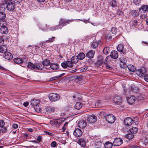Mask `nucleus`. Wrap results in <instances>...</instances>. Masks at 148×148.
I'll list each match as a JSON object with an SVG mask.
<instances>
[{
  "instance_id": "4",
  "label": "nucleus",
  "mask_w": 148,
  "mask_h": 148,
  "mask_svg": "<svg viewBox=\"0 0 148 148\" xmlns=\"http://www.w3.org/2000/svg\"><path fill=\"white\" fill-rule=\"evenodd\" d=\"M49 97L50 100L52 102H55L60 99V96L57 94L55 93H51L49 95Z\"/></svg>"
},
{
  "instance_id": "41",
  "label": "nucleus",
  "mask_w": 148,
  "mask_h": 148,
  "mask_svg": "<svg viewBox=\"0 0 148 148\" xmlns=\"http://www.w3.org/2000/svg\"><path fill=\"white\" fill-rule=\"evenodd\" d=\"M48 27L46 24H43L40 25L39 26V28L42 30H45Z\"/></svg>"
},
{
  "instance_id": "12",
  "label": "nucleus",
  "mask_w": 148,
  "mask_h": 148,
  "mask_svg": "<svg viewBox=\"0 0 148 148\" xmlns=\"http://www.w3.org/2000/svg\"><path fill=\"white\" fill-rule=\"evenodd\" d=\"M87 125L86 121L84 120L79 121L78 123V127L81 128H84Z\"/></svg>"
},
{
  "instance_id": "7",
  "label": "nucleus",
  "mask_w": 148,
  "mask_h": 148,
  "mask_svg": "<svg viewBox=\"0 0 148 148\" xmlns=\"http://www.w3.org/2000/svg\"><path fill=\"white\" fill-rule=\"evenodd\" d=\"M7 49L6 48V49L5 50V51H3V57L6 59L7 60H11L12 59L13 56L12 54L10 52H8L7 51Z\"/></svg>"
},
{
  "instance_id": "46",
  "label": "nucleus",
  "mask_w": 148,
  "mask_h": 148,
  "mask_svg": "<svg viewBox=\"0 0 148 148\" xmlns=\"http://www.w3.org/2000/svg\"><path fill=\"white\" fill-rule=\"evenodd\" d=\"M131 14L134 16H136L138 15V12L135 10H132L131 12Z\"/></svg>"
},
{
  "instance_id": "25",
  "label": "nucleus",
  "mask_w": 148,
  "mask_h": 148,
  "mask_svg": "<svg viewBox=\"0 0 148 148\" xmlns=\"http://www.w3.org/2000/svg\"><path fill=\"white\" fill-rule=\"evenodd\" d=\"M57 109V108L55 107L50 106L47 108V110L49 112H54Z\"/></svg>"
},
{
  "instance_id": "21",
  "label": "nucleus",
  "mask_w": 148,
  "mask_h": 148,
  "mask_svg": "<svg viewBox=\"0 0 148 148\" xmlns=\"http://www.w3.org/2000/svg\"><path fill=\"white\" fill-rule=\"evenodd\" d=\"M59 67V65L57 64L51 63L50 64L51 68L53 70L57 69Z\"/></svg>"
},
{
  "instance_id": "33",
  "label": "nucleus",
  "mask_w": 148,
  "mask_h": 148,
  "mask_svg": "<svg viewBox=\"0 0 148 148\" xmlns=\"http://www.w3.org/2000/svg\"><path fill=\"white\" fill-rule=\"evenodd\" d=\"M14 62L18 64H21L23 62V61L22 59L20 58H16L14 59Z\"/></svg>"
},
{
  "instance_id": "14",
  "label": "nucleus",
  "mask_w": 148,
  "mask_h": 148,
  "mask_svg": "<svg viewBox=\"0 0 148 148\" xmlns=\"http://www.w3.org/2000/svg\"><path fill=\"white\" fill-rule=\"evenodd\" d=\"M95 54V51L93 50H90L86 54V57L91 59L93 58Z\"/></svg>"
},
{
  "instance_id": "47",
  "label": "nucleus",
  "mask_w": 148,
  "mask_h": 148,
  "mask_svg": "<svg viewBox=\"0 0 148 148\" xmlns=\"http://www.w3.org/2000/svg\"><path fill=\"white\" fill-rule=\"evenodd\" d=\"M117 29L116 28L113 27L110 30V32L113 34H115L117 32Z\"/></svg>"
},
{
  "instance_id": "49",
  "label": "nucleus",
  "mask_w": 148,
  "mask_h": 148,
  "mask_svg": "<svg viewBox=\"0 0 148 148\" xmlns=\"http://www.w3.org/2000/svg\"><path fill=\"white\" fill-rule=\"evenodd\" d=\"M104 64L105 65L106 68L109 70H111L112 69V67L109 65L107 62L104 63Z\"/></svg>"
},
{
  "instance_id": "1",
  "label": "nucleus",
  "mask_w": 148,
  "mask_h": 148,
  "mask_svg": "<svg viewBox=\"0 0 148 148\" xmlns=\"http://www.w3.org/2000/svg\"><path fill=\"white\" fill-rule=\"evenodd\" d=\"M6 5V9L10 12H13L15 11L16 5L12 0H4Z\"/></svg>"
},
{
  "instance_id": "5",
  "label": "nucleus",
  "mask_w": 148,
  "mask_h": 148,
  "mask_svg": "<svg viewBox=\"0 0 148 148\" xmlns=\"http://www.w3.org/2000/svg\"><path fill=\"white\" fill-rule=\"evenodd\" d=\"M74 21V20L72 19L68 20L65 18H62L60 19L59 23L60 25H62V27H64L68 24H70V22L73 21Z\"/></svg>"
},
{
  "instance_id": "30",
  "label": "nucleus",
  "mask_w": 148,
  "mask_h": 148,
  "mask_svg": "<svg viewBox=\"0 0 148 148\" xmlns=\"http://www.w3.org/2000/svg\"><path fill=\"white\" fill-rule=\"evenodd\" d=\"M113 144L110 142H107L104 144V146L106 148H111Z\"/></svg>"
},
{
  "instance_id": "62",
  "label": "nucleus",
  "mask_w": 148,
  "mask_h": 148,
  "mask_svg": "<svg viewBox=\"0 0 148 148\" xmlns=\"http://www.w3.org/2000/svg\"><path fill=\"white\" fill-rule=\"evenodd\" d=\"M96 106L98 107H100L101 106V102L100 100H98L95 103Z\"/></svg>"
},
{
  "instance_id": "61",
  "label": "nucleus",
  "mask_w": 148,
  "mask_h": 148,
  "mask_svg": "<svg viewBox=\"0 0 148 148\" xmlns=\"http://www.w3.org/2000/svg\"><path fill=\"white\" fill-rule=\"evenodd\" d=\"M44 132L47 135H49L50 136H52L53 135V134L51 133V132H48L47 131H44Z\"/></svg>"
},
{
  "instance_id": "27",
  "label": "nucleus",
  "mask_w": 148,
  "mask_h": 148,
  "mask_svg": "<svg viewBox=\"0 0 148 148\" xmlns=\"http://www.w3.org/2000/svg\"><path fill=\"white\" fill-rule=\"evenodd\" d=\"M127 68L130 71L134 72L136 71V69L135 67L132 65L129 64L128 65Z\"/></svg>"
},
{
  "instance_id": "13",
  "label": "nucleus",
  "mask_w": 148,
  "mask_h": 148,
  "mask_svg": "<svg viewBox=\"0 0 148 148\" xmlns=\"http://www.w3.org/2000/svg\"><path fill=\"white\" fill-rule=\"evenodd\" d=\"M111 58L114 59H116L118 57V54L117 51H112L110 54Z\"/></svg>"
},
{
  "instance_id": "3",
  "label": "nucleus",
  "mask_w": 148,
  "mask_h": 148,
  "mask_svg": "<svg viewBox=\"0 0 148 148\" xmlns=\"http://www.w3.org/2000/svg\"><path fill=\"white\" fill-rule=\"evenodd\" d=\"M134 119H136V120H134L130 117L127 118L125 119L124 121V122L125 124V125H127V126H130L132 125V124L134 122L135 123L136 122V123H137L138 120V118L136 117H135Z\"/></svg>"
},
{
  "instance_id": "60",
  "label": "nucleus",
  "mask_w": 148,
  "mask_h": 148,
  "mask_svg": "<svg viewBox=\"0 0 148 148\" xmlns=\"http://www.w3.org/2000/svg\"><path fill=\"white\" fill-rule=\"evenodd\" d=\"M57 145V143L55 141H53L51 144V146L53 147H55Z\"/></svg>"
},
{
  "instance_id": "63",
  "label": "nucleus",
  "mask_w": 148,
  "mask_h": 148,
  "mask_svg": "<svg viewBox=\"0 0 148 148\" xmlns=\"http://www.w3.org/2000/svg\"><path fill=\"white\" fill-rule=\"evenodd\" d=\"M1 129V131L2 133H5L7 132V129L6 127H2Z\"/></svg>"
},
{
  "instance_id": "44",
  "label": "nucleus",
  "mask_w": 148,
  "mask_h": 148,
  "mask_svg": "<svg viewBox=\"0 0 148 148\" xmlns=\"http://www.w3.org/2000/svg\"><path fill=\"white\" fill-rule=\"evenodd\" d=\"M99 43L97 42H93L92 43L91 46V47L93 49L96 48L97 47Z\"/></svg>"
},
{
  "instance_id": "10",
  "label": "nucleus",
  "mask_w": 148,
  "mask_h": 148,
  "mask_svg": "<svg viewBox=\"0 0 148 148\" xmlns=\"http://www.w3.org/2000/svg\"><path fill=\"white\" fill-rule=\"evenodd\" d=\"M82 131L79 129H76L73 132V135L76 137H80L82 136Z\"/></svg>"
},
{
  "instance_id": "2",
  "label": "nucleus",
  "mask_w": 148,
  "mask_h": 148,
  "mask_svg": "<svg viewBox=\"0 0 148 148\" xmlns=\"http://www.w3.org/2000/svg\"><path fill=\"white\" fill-rule=\"evenodd\" d=\"M100 115L102 116H104L106 121L109 123H113L115 121V117L112 114H106L103 112H100Z\"/></svg>"
},
{
  "instance_id": "26",
  "label": "nucleus",
  "mask_w": 148,
  "mask_h": 148,
  "mask_svg": "<svg viewBox=\"0 0 148 148\" xmlns=\"http://www.w3.org/2000/svg\"><path fill=\"white\" fill-rule=\"evenodd\" d=\"M83 106V104L82 103L78 102L76 103L75 106V108L77 110H79Z\"/></svg>"
},
{
  "instance_id": "39",
  "label": "nucleus",
  "mask_w": 148,
  "mask_h": 148,
  "mask_svg": "<svg viewBox=\"0 0 148 148\" xmlns=\"http://www.w3.org/2000/svg\"><path fill=\"white\" fill-rule=\"evenodd\" d=\"M82 79V77L81 76L77 75L75 77V81L77 83H79V82L81 81Z\"/></svg>"
},
{
  "instance_id": "20",
  "label": "nucleus",
  "mask_w": 148,
  "mask_h": 148,
  "mask_svg": "<svg viewBox=\"0 0 148 148\" xmlns=\"http://www.w3.org/2000/svg\"><path fill=\"white\" fill-rule=\"evenodd\" d=\"M141 10H142V11H140L141 13H142V12H146L148 10V5H142L140 10V11Z\"/></svg>"
},
{
  "instance_id": "16",
  "label": "nucleus",
  "mask_w": 148,
  "mask_h": 148,
  "mask_svg": "<svg viewBox=\"0 0 148 148\" xmlns=\"http://www.w3.org/2000/svg\"><path fill=\"white\" fill-rule=\"evenodd\" d=\"M8 31L7 27L5 26L1 27L0 29V32L2 34H7Z\"/></svg>"
},
{
  "instance_id": "31",
  "label": "nucleus",
  "mask_w": 148,
  "mask_h": 148,
  "mask_svg": "<svg viewBox=\"0 0 148 148\" xmlns=\"http://www.w3.org/2000/svg\"><path fill=\"white\" fill-rule=\"evenodd\" d=\"M39 103V101L35 99L33 100H31V104L32 105V106L34 107V106L38 105Z\"/></svg>"
},
{
  "instance_id": "23",
  "label": "nucleus",
  "mask_w": 148,
  "mask_h": 148,
  "mask_svg": "<svg viewBox=\"0 0 148 148\" xmlns=\"http://www.w3.org/2000/svg\"><path fill=\"white\" fill-rule=\"evenodd\" d=\"M78 58L77 56H73L71 59V61L73 63H77L78 62Z\"/></svg>"
},
{
  "instance_id": "54",
  "label": "nucleus",
  "mask_w": 148,
  "mask_h": 148,
  "mask_svg": "<svg viewBox=\"0 0 148 148\" xmlns=\"http://www.w3.org/2000/svg\"><path fill=\"white\" fill-rule=\"evenodd\" d=\"M142 14L140 16V17L143 19L147 17V13L146 12H142Z\"/></svg>"
},
{
  "instance_id": "24",
  "label": "nucleus",
  "mask_w": 148,
  "mask_h": 148,
  "mask_svg": "<svg viewBox=\"0 0 148 148\" xmlns=\"http://www.w3.org/2000/svg\"><path fill=\"white\" fill-rule=\"evenodd\" d=\"M42 64L43 66H48L50 64V62L48 59H45L42 62Z\"/></svg>"
},
{
  "instance_id": "56",
  "label": "nucleus",
  "mask_w": 148,
  "mask_h": 148,
  "mask_svg": "<svg viewBox=\"0 0 148 148\" xmlns=\"http://www.w3.org/2000/svg\"><path fill=\"white\" fill-rule=\"evenodd\" d=\"M138 23L137 20H134L132 21V25L133 26L135 27L138 25Z\"/></svg>"
},
{
  "instance_id": "35",
  "label": "nucleus",
  "mask_w": 148,
  "mask_h": 148,
  "mask_svg": "<svg viewBox=\"0 0 148 148\" xmlns=\"http://www.w3.org/2000/svg\"><path fill=\"white\" fill-rule=\"evenodd\" d=\"M137 73L138 74V75L140 76H143L145 73V69L143 70V69H139L137 71Z\"/></svg>"
},
{
  "instance_id": "9",
  "label": "nucleus",
  "mask_w": 148,
  "mask_h": 148,
  "mask_svg": "<svg viewBox=\"0 0 148 148\" xmlns=\"http://www.w3.org/2000/svg\"><path fill=\"white\" fill-rule=\"evenodd\" d=\"M104 58L101 55H100L98 56L97 58V61L96 64L97 66H100L103 64H104L105 63L104 61Z\"/></svg>"
},
{
  "instance_id": "36",
  "label": "nucleus",
  "mask_w": 148,
  "mask_h": 148,
  "mask_svg": "<svg viewBox=\"0 0 148 148\" xmlns=\"http://www.w3.org/2000/svg\"><path fill=\"white\" fill-rule=\"evenodd\" d=\"M123 46L121 44H120L118 45L117 47V50L118 51L120 52H123Z\"/></svg>"
},
{
  "instance_id": "8",
  "label": "nucleus",
  "mask_w": 148,
  "mask_h": 148,
  "mask_svg": "<svg viewBox=\"0 0 148 148\" xmlns=\"http://www.w3.org/2000/svg\"><path fill=\"white\" fill-rule=\"evenodd\" d=\"M123 143V140L120 138H116L113 143V145L114 146H119L121 145Z\"/></svg>"
},
{
  "instance_id": "59",
  "label": "nucleus",
  "mask_w": 148,
  "mask_h": 148,
  "mask_svg": "<svg viewBox=\"0 0 148 148\" xmlns=\"http://www.w3.org/2000/svg\"><path fill=\"white\" fill-rule=\"evenodd\" d=\"M5 125V123L3 120H0V127H3Z\"/></svg>"
},
{
  "instance_id": "19",
  "label": "nucleus",
  "mask_w": 148,
  "mask_h": 148,
  "mask_svg": "<svg viewBox=\"0 0 148 148\" xmlns=\"http://www.w3.org/2000/svg\"><path fill=\"white\" fill-rule=\"evenodd\" d=\"M111 50V48L110 47L106 46L104 48L103 52L106 55L110 52Z\"/></svg>"
},
{
  "instance_id": "32",
  "label": "nucleus",
  "mask_w": 148,
  "mask_h": 148,
  "mask_svg": "<svg viewBox=\"0 0 148 148\" xmlns=\"http://www.w3.org/2000/svg\"><path fill=\"white\" fill-rule=\"evenodd\" d=\"M125 137L127 138L131 139L132 138L134 137V135L132 133L129 132L125 136Z\"/></svg>"
},
{
  "instance_id": "6",
  "label": "nucleus",
  "mask_w": 148,
  "mask_h": 148,
  "mask_svg": "<svg viewBox=\"0 0 148 148\" xmlns=\"http://www.w3.org/2000/svg\"><path fill=\"white\" fill-rule=\"evenodd\" d=\"M97 121V117L94 115L89 116L87 119V123L88 124L95 123Z\"/></svg>"
},
{
  "instance_id": "42",
  "label": "nucleus",
  "mask_w": 148,
  "mask_h": 148,
  "mask_svg": "<svg viewBox=\"0 0 148 148\" xmlns=\"http://www.w3.org/2000/svg\"><path fill=\"white\" fill-rule=\"evenodd\" d=\"M110 4L113 7H116L117 5V3L116 1L113 0L110 2Z\"/></svg>"
},
{
  "instance_id": "34",
  "label": "nucleus",
  "mask_w": 148,
  "mask_h": 148,
  "mask_svg": "<svg viewBox=\"0 0 148 148\" xmlns=\"http://www.w3.org/2000/svg\"><path fill=\"white\" fill-rule=\"evenodd\" d=\"M27 67L32 70L35 69V64H34L31 62H29L27 64Z\"/></svg>"
},
{
  "instance_id": "58",
  "label": "nucleus",
  "mask_w": 148,
  "mask_h": 148,
  "mask_svg": "<svg viewBox=\"0 0 148 148\" xmlns=\"http://www.w3.org/2000/svg\"><path fill=\"white\" fill-rule=\"evenodd\" d=\"M58 78H59V77H58V76H55L54 77L51 78L49 80L50 81H52L57 80L58 79Z\"/></svg>"
},
{
  "instance_id": "52",
  "label": "nucleus",
  "mask_w": 148,
  "mask_h": 148,
  "mask_svg": "<svg viewBox=\"0 0 148 148\" xmlns=\"http://www.w3.org/2000/svg\"><path fill=\"white\" fill-rule=\"evenodd\" d=\"M6 49V47L4 46H0V53H3V51H5Z\"/></svg>"
},
{
  "instance_id": "53",
  "label": "nucleus",
  "mask_w": 148,
  "mask_h": 148,
  "mask_svg": "<svg viewBox=\"0 0 148 148\" xmlns=\"http://www.w3.org/2000/svg\"><path fill=\"white\" fill-rule=\"evenodd\" d=\"M102 145V143L100 142H97L95 144L96 147L97 148L101 147Z\"/></svg>"
},
{
  "instance_id": "64",
  "label": "nucleus",
  "mask_w": 148,
  "mask_h": 148,
  "mask_svg": "<svg viewBox=\"0 0 148 148\" xmlns=\"http://www.w3.org/2000/svg\"><path fill=\"white\" fill-rule=\"evenodd\" d=\"M88 68V67L87 66H86V67L80 70V71L82 72H85L86 71H88V70H87V69Z\"/></svg>"
},
{
  "instance_id": "37",
  "label": "nucleus",
  "mask_w": 148,
  "mask_h": 148,
  "mask_svg": "<svg viewBox=\"0 0 148 148\" xmlns=\"http://www.w3.org/2000/svg\"><path fill=\"white\" fill-rule=\"evenodd\" d=\"M138 132V129L136 127H133L131 128L130 130V132L133 134L136 133Z\"/></svg>"
},
{
  "instance_id": "11",
  "label": "nucleus",
  "mask_w": 148,
  "mask_h": 148,
  "mask_svg": "<svg viewBox=\"0 0 148 148\" xmlns=\"http://www.w3.org/2000/svg\"><path fill=\"white\" fill-rule=\"evenodd\" d=\"M77 143L82 147H84L86 145V141L84 138H80L77 141Z\"/></svg>"
},
{
  "instance_id": "48",
  "label": "nucleus",
  "mask_w": 148,
  "mask_h": 148,
  "mask_svg": "<svg viewBox=\"0 0 148 148\" xmlns=\"http://www.w3.org/2000/svg\"><path fill=\"white\" fill-rule=\"evenodd\" d=\"M34 109L35 110V111L36 112H39L40 111V108L39 107L38 104L34 106Z\"/></svg>"
},
{
  "instance_id": "22",
  "label": "nucleus",
  "mask_w": 148,
  "mask_h": 148,
  "mask_svg": "<svg viewBox=\"0 0 148 148\" xmlns=\"http://www.w3.org/2000/svg\"><path fill=\"white\" fill-rule=\"evenodd\" d=\"M114 101L116 103H119L121 102L122 98L120 97L116 96L114 99Z\"/></svg>"
},
{
  "instance_id": "55",
  "label": "nucleus",
  "mask_w": 148,
  "mask_h": 148,
  "mask_svg": "<svg viewBox=\"0 0 148 148\" xmlns=\"http://www.w3.org/2000/svg\"><path fill=\"white\" fill-rule=\"evenodd\" d=\"M133 3L136 5H139L141 2L140 0H134Z\"/></svg>"
},
{
  "instance_id": "51",
  "label": "nucleus",
  "mask_w": 148,
  "mask_h": 148,
  "mask_svg": "<svg viewBox=\"0 0 148 148\" xmlns=\"http://www.w3.org/2000/svg\"><path fill=\"white\" fill-rule=\"evenodd\" d=\"M45 42H46L45 41L42 42L41 43L39 44L40 47L44 49H46V48L45 47V46L46 45V44L45 43Z\"/></svg>"
},
{
  "instance_id": "28",
  "label": "nucleus",
  "mask_w": 148,
  "mask_h": 148,
  "mask_svg": "<svg viewBox=\"0 0 148 148\" xmlns=\"http://www.w3.org/2000/svg\"><path fill=\"white\" fill-rule=\"evenodd\" d=\"M79 59L82 60L85 57V54L83 52L79 53L77 56Z\"/></svg>"
},
{
  "instance_id": "18",
  "label": "nucleus",
  "mask_w": 148,
  "mask_h": 148,
  "mask_svg": "<svg viewBox=\"0 0 148 148\" xmlns=\"http://www.w3.org/2000/svg\"><path fill=\"white\" fill-rule=\"evenodd\" d=\"M44 66H42L40 63H36L35 64L36 70L38 71H41L44 69Z\"/></svg>"
},
{
  "instance_id": "45",
  "label": "nucleus",
  "mask_w": 148,
  "mask_h": 148,
  "mask_svg": "<svg viewBox=\"0 0 148 148\" xmlns=\"http://www.w3.org/2000/svg\"><path fill=\"white\" fill-rule=\"evenodd\" d=\"M66 63L67 64V67H72L73 66V63L71 61H66Z\"/></svg>"
},
{
  "instance_id": "57",
  "label": "nucleus",
  "mask_w": 148,
  "mask_h": 148,
  "mask_svg": "<svg viewBox=\"0 0 148 148\" xmlns=\"http://www.w3.org/2000/svg\"><path fill=\"white\" fill-rule=\"evenodd\" d=\"M62 66L64 69L66 68L67 67L66 61L65 62H62L61 64Z\"/></svg>"
},
{
  "instance_id": "40",
  "label": "nucleus",
  "mask_w": 148,
  "mask_h": 148,
  "mask_svg": "<svg viewBox=\"0 0 148 148\" xmlns=\"http://www.w3.org/2000/svg\"><path fill=\"white\" fill-rule=\"evenodd\" d=\"M105 37L106 39L108 40H111L112 38V36L110 34V32H107Z\"/></svg>"
},
{
  "instance_id": "38",
  "label": "nucleus",
  "mask_w": 148,
  "mask_h": 148,
  "mask_svg": "<svg viewBox=\"0 0 148 148\" xmlns=\"http://www.w3.org/2000/svg\"><path fill=\"white\" fill-rule=\"evenodd\" d=\"M6 18V14L3 12H0V20L3 21Z\"/></svg>"
},
{
  "instance_id": "50",
  "label": "nucleus",
  "mask_w": 148,
  "mask_h": 148,
  "mask_svg": "<svg viewBox=\"0 0 148 148\" xmlns=\"http://www.w3.org/2000/svg\"><path fill=\"white\" fill-rule=\"evenodd\" d=\"M119 60L121 62L125 64L127 62V60L125 58L121 57L119 58Z\"/></svg>"
},
{
  "instance_id": "43",
  "label": "nucleus",
  "mask_w": 148,
  "mask_h": 148,
  "mask_svg": "<svg viewBox=\"0 0 148 148\" xmlns=\"http://www.w3.org/2000/svg\"><path fill=\"white\" fill-rule=\"evenodd\" d=\"M55 37L54 36L52 37L51 38H49L48 40H46L45 42L47 43H50L53 42L55 40Z\"/></svg>"
},
{
  "instance_id": "15",
  "label": "nucleus",
  "mask_w": 148,
  "mask_h": 148,
  "mask_svg": "<svg viewBox=\"0 0 148 148\" xmlns=\"http://www.w3.org/2000/svg\"><path fill=\"white\" fill-rule=\"evenodd\" d=\"M135 97L133 96H130L129 97L127 98L128 103L130 104H133L135 101Z\"/></svg>"
},
{
  "instance_id": "17",
  "label": "nucleus",
  "mask_w": 148,
  "mask_h": 148,
  "mask_svg": "<svg viewBox=\"0 0 148 148\" xmlns=\"http://www.w3.org/2000/svg\"><path fill=\"white\" fill-rule=\"evenodd\" d=\"M62 123V121L61 119H59L56 120L54 121H51L50 122V124L51 125L54 124L57 125L58 124V125H60Z\"/></svg>"
},
{
  "instance_id": "29",
  "label": "nucleus",
  "mask_w": 148,
  "mask_h": 148,
  "mask_svg": "<svg viewBox=\"0 0 148 148\" xmlns=\"http://www.w3.org/2000/svg\"><path fill=\"white\" fill-rule=\"evenodd\" d=\"M6 5L4 1V3H2L0 4V10L3 11L5 9H6Z\"/></svg>"
}]
</instances>
